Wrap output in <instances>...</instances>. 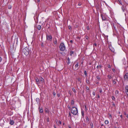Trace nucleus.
I'll use <instances>...</instances> for the list:
<instances>
[{"instance_id":"nucleus-58","label":"nucleus","mask_w":128,"mask_h":128,"mask_svg":"<svg viewBox=\"0 0 128 128\" xmlns=\"http://www.w3.org/2000/svg\"><path fill=\"white\" fill-rule=\"evenodd\" d=\"M86 120H88V117H87V118H86Z\"/></svg>"},{"instance_id":"nucleus-3","label":"nucleus","mask_w":128,"mask_h":128,"mask_svg":"<svg viewBox=\"0 0 128 128\" xmlns=\"http://www.w3.org/2000/svg\"><path fill=\"white\" fill-rule=\"evenodd\" d=\"M29 49L27 48H26L23 49V52L24 54L26 56L29 54Z\"/></svg>"},{"instance_id":"nucleus-38","label":"nucleus","mask_w":128,"mask_h":128,"mask_svg":"<svg viewBox=\"0 0 128 128\" xmlns=\"http://www.w3.org/2000/svg\"><path fill=\"white\" fill-rule=\"evenodd\" d=\"M96 45H97V44H96V43H95L94 44L93 46H96Z\"/></svg>"},{"instance_id":"nucleus-8","label":"nucleus","mask_w":128,"mask_h":128,"mask_svg":"<svg viewBox=\"0 0 128 128\" xmlns=\"http://www.w3.org/2000/svg\"><path fill=\"white\" fill-rule=\"evenodd\" d=\"M53 42L55 45H57V40L56 38L54 40Z\"/></svg>"},{"instance_id":"nucleus-40","label":"nucleus","mask_w":128,"mask_h":128,"mask_svg":"<svg viewBox=\"0 0 128 128\" xmlns=\"http://www.w3.org/2000/svg\"><path fill=\"white\" fill-rule=\"evenodd\" d=\"M112 71L113 72H115V70L114 69H113L112 70Z\"/></svg>"},{"instance_id":"nucleus-15","label":"nucleus","mask_w":128,"mask_h":128,"mask_svg":"<svg viewBox=\"0 0 128 128\" xmlns=\"http://www.w3.org/2000/svg\"><path fill=\"white\" fill-rule=\"evenodd\" d=\"M81 114L82 116H84V111L83 110H81Z\"/></svg>"},{"instance_id":"nucleus-12","label":"nucleus","mask_w":128,"mask_h":128,"mask_svg":"<svg viewBox=\"0 0 128 128\" xmlns=\"http://www.w3.org/2000/svg\"><path fill=\"white\" fill-rule=\"evenodd\" d=\"M9 123L11 125H13L14 123V120H10Z\"/></svg>"},{"instance_id":"nucleus-21","label":"nucleus","mask_w":128,"mask_h":128,"mask_svg":"<svg viewBox=\"0 0 128 128\" xmlns=\"http://www.w3.org/2000/svg\"><path fill=\"white\" fill-rule=\"evenodd\" d=\"M104 122H105V123L106 124H108V120H105V121Z\"/></svg>"},{"instance_id":"nucleus-52","label":"nucleus","mask_w":128,"mask_h":128,"mask_svg":"<svg viewBox=\"0 0 128 128\" xmlns=\"http://www.w3.org/2000/svg\"><path fill=\"white\" fill-rule=\"evenodd\" d=\"M78 5L79 6H80L81 5V4L80 3H79Z\"/></svg>"},{"instance_id":"nucleus-18","label":"nucleus","mask_w":128,"mask_h":128,"mask_svg":"<svg viewBox=\"0 0 128 128\" xmlns=\"http://www.w3.org/2000/svg\"><path fill=\"white\" fill-rule=\"evenodd\" d=\"M36 100L37 103L39 102L40 101V99L38 98H36Z\"/></svg>"},{"instance_id":"nucleus-45","label":"nucleus","mask_w":128,"mask_h":128,"mask_svg":"<svg viewBox=\"0 0 128 128\" xmlns=\"http://www.w3.org/2000/svg\"><path fill=\"white\" fill-rule=\"evenodd\" d=\"M70 42L71 43H72V40H70Z\"/></svg>"},{"instance_id":"nucleus-48","label":"nucleus","mask_w":128,"mask_h":128,"mask_svg":"<svg viewBox=\"0 0 128 128\" xmlns=\"http://www.w3.org/2000/svg\"><path fill=\"white\" fill-rule=\"evenodd\" d=\"M2 60V58L0 57V62Z\"/></svg>"},{"instance_id":"nucleus-4","label":"nucleus","mask_w":128,"mask_h":128,"mask_svg":"<svg viewBox=\"0 0 128 128\" xmlns=\"http://www.w3.org/2000/svg\"><path fill=\"white\" fill-rule=\"evenodd\" d=\"M52 36L50 35L47 34L46 35V40L48 41H51L52 40Z\"/></svg>"},{"instance_id":"nucleus-11","label":"nucleus","mask_w":128,"mask_h":128,"mask_svg":"<svg viewBox=\"0 0 128 128\" xmlns=\"http://www.w3.org/2000/svg\"><path fill=\"white\" fill-rule=\"evenodd\" d=\"M37 28L39 30H40L41 28V26L39 25L37 26Z\"/></svg>"},{"instance_id":"nucleus-13","label":"nucleus","mask_w":128,"mask_h":128,"mask_svg":"<svg viewBox=\"0 0 128 128\" xmlns=\"http://www.w3.org/2000/svg\"><path fill=\"white\" fill-rule=\"evenodd\" d=\"M40 80L41 82L43 83L44 82V79L42 78H40Z\"/></svg>"},{"instance_id":"nucleus-5","label":"nucleus","mask_w":128,"mask_h":128,"mask_svg":"<svg viewBox=\"0 0 128 128\" xmlns=\"http://www.w3.org/2000/svg\"><path fill=\"white\" fill-rule=\"evenodd\" d=\"M78 63L77 62L75 66V68H74V70H78L79 68L78 66Z\"/></svg>"},{"instance_id":"nucleus-16","label":"nucleus","mask_w":128,"mask_h":128,"mask_svg":"<svg viewBox=\"0 0 128 128\" xmlns=\"http://www.w3.org/2000/svg\"><path fill=\"white\" fill-rule=\"evenodd\" d=\"M126 92L128 93V86H127L126 87Z\"/></svg>"},{"instance_id":"nucleus-2","label":"nucleus","mask_w":128,"mask_h":128,"mask_svg":"<svg viewBox=\"0 0 128 128\" xmlns=\"http://www.w3.org/2000/svg\"><path fill=\"white\" fill-rule=\"evenodd\" d=\"M60 50L62 51H64L65 49V47L64 44L61 43L59 47Z\"/></svg>"},{"instance_id":"nucleus-19","label":"nucleus","mask_w":128,"mask_h":128,"mask_svg":"<svg viewBox=\"0 0 128 128\" xmlns=\"http://www.w3.org/2000/svg\"><path fill=\"white\" fill-rule=\"evenodd\" d=\"M74 104V100H72L71 102V104L72 105H73Z\"/></svg>"},{"instance_id":"nucleus-57","label":"nucleus","mask_w":128,"mask_h":128,"mask_svg":"<svg viewBox=\"0 0 128 128\" xmlns=\"http://www.w3.org/2000/svg\"><path fill=\"white\" fill-rule=\"evenodd\" d=\"M68 127L69 128H71V127L70 126H69Z\"/></svg>"},{"instance_id":"nucleus-37","label":"nucleus","mask_w":128,"mask_h":128,"mask_svg":"<svg viewBox=\"0 0 128 128\" xmlns=\"http://www.w3.org/2000/svg\"><path fill=\"white\" fill-rule=\"evenodd\" d=\"M35 2H40V0H35Z\"/></svg>"},{"instance_id":"nucleus-24","label":"nucleus","mask_w":128,"mask_h":128,"mask_svg":"<svg viewBox=\"0 0 128 128\" xmlns=\"http://www.w3.org/2000/svg\"><path fill=\"white\" fill-rule=\"evenodd\" d=\"M68 64H69L70 63V59L68 58Z\"/></svg>"},{"instance_id":"nucleus-56","label":"nucleus","mask_w":128,"mask_h":128,"mask_svg":"<svg viewBox=\"0 0 128 128\" xmlns=\"http://www.w3.org/2000/svg\"><path fill=\"white\" fill-rule=\"evenodd\" d=\"M99 66L100 68H101V65H99Z\"/></svg>"},{"instance_id":"nucleus-46","label":"nucleus","mask_w":128,"mask_h":128,"mask_svg":"<svg viewBox=\"0 0 128 128\" xmlns=\"http://www.w3.org/2000/svg\"><path fill=\"white\" fill-rule=\"evenodd\" d=\"M108 68H110V65H108Z\"/></svg>"},{"instance_id":"nucleus-33","label":"nucleus","mask_w":128,"mask_h":128,"mask_svg":"<svg viewBox=\"0 0 128 128\" xmlns=\"http://www.w3.org/2000/svg\"><path fill=\"white\" fill-rule=\"evenodd\" d=\"M68 109H69V110H71V108L70 107V106H68Z\"/></svg>"},{"instance_id":"nucleus-7","label":"nucleus","mask_w":128,"mask_h":128,"mask_svg":"<svg viewBox=\"0 0 128 128\" xmlns=\"http://www.w3.org/2000/svg\"><path fill=\"white\" fill-rule=\"evenodd\" d=\"M101 16L102 17V20H106V18L105 16L102 14H101Z\"/></svg>"},{"instance_id":"nucleus-61","label":"nucleus","mask_w":128,"mask_h":128,"mask_svg":"<svg viewBox=\"0 0 128 128\" xmlns=\"http://www.w3.org/2000/svg\"><path fill=\"white\" fill-rule=\"evenodd\" d=\"M127 1H128V0H127Z\"/></svg>"},{"instance_id":"nucleus-26","label":"nucleus","mask_w":128,"mask_h":128,"mask_svg":"<svg viewBox=\"0 0 128 128\" xmlns=\"http://www.w3.org/2000/svg\"><path fill=\"white\" fill-rule=\"evenodd\" d=\"M113 84H115L116 83V82L115 81H114V80L113 81Z\"/></svg>"},{"instance_id":"nucleus-53","label":"nucleus","mask_w":128,"mask_h":128,"mask_svg":"<svg viewBox=\"0 0 128 128\" xmlns=\"http://www.w3.org/2000/svg\"><path fill=\"white\" fill-rule=\"evenodd\" d=\"M54 128H56V127L55 126V125H54Z\"/></svg>"},{"instance_id":"nucleus-14","label":"nucleus","mask_w":128,"mask_h":128,"mask_svg":"<svg viewBox=\"0 0 128 128\" xmlns=\"http://www.w3.org/2000/svg\"><path fill=\"white\" fill-rule=\"evenodd\" d=\"M119 93L118 91L116 90L115 92V94L116 95L118 96Z\"/></svg>"},{"instance_id":"nucleus-51","label":"nucleus","mask_w":128,"mask_h":128,"mask_svg":"<svg viewBox=\"0 0 128 128\" xmlns=\"http://www.w3.org/2000/svg\"><path fill=\"white\" fill-rule=\"evenodd\" d=\"M126 116L127 117V118H128V115L127 114L126 115Z\"/></svg>"},{"instance_id":"nucleus-60","label":"nucleus","mask_w":128,"mask_h":128,"mask_svg":"<svg viewBox=\"0 0 128 128\" xmlns=\"http://www.w3.org/2000/svg\"><path fill=\"white\" fill-rule=\"evenodd\" d=\"M110 116H111V115H110Z\"/></svg>"},{"instance_id":"nucleus-31","label":"nucleus","mask_w":128,"mask_h":128,"mask_svg":"<svg viewBox=\"0 0 128 128\" xmlns=\"http://www.w3.org/2000/svg\"><path fill=\"white\" fill-rule=\"evenodd\" d=\"M96 78L98 80H100V77L98 76H97Z\"/></svg>"},{"instance_id":"nucleus-34","label":"nucleus","mask_w":128,"mask_h":128,"mask_svg":"<svg viewBox=\"0 0 128 128\" xmlns=\"http://www.w3.org/2000/svg\"><path fill=\"white\" fill-rule=\"evenodd\" d=\"M99 91H100V93H102V89H99Z\"/></svg>"},{"instance_id":"nucleus-17","label":"nucleus","mask_w":128,"mask_h":128,"mask_svg":"<svg viewBox=\"0 0 128 128\" xmlns=\"http://www.w3.org/2000/svg\"><path fill=\"white\" fill-rule=\"evenodd\" d=\"M39 112H40V113H42V112H43V110H42V108H40V109L39 108Z\"/></svg>"},{"instance_id":"nucleus-27","label":"nucleus","mask_w":128,"mask_h":128,"mask_svg":"<svg viewBox=\"0 0 128 128\" xmlns=\"http://www.w3.org/2000/svg\"><path fill=\"white\" fill-rule=\"evenodd\" d=\"M84 74L86 76H87V74L86 73V71L85 70L84 71Z\"/></svg>"},{"instance_id":"nucleus-39","label":"nucleus","mask_w":128,"mask_h":128,"mask_svg":"<svg viewBox=\"0 0 128 128\" xmlns=\"http://www.w3.org/2000/svg\"><path fill=\"white\" fill-rule=\"evenodd\" d=\"M122 10H123V11L124 12V8L123 7V6H122Z\"/></svg>"},{"instance_id":"nucleus-30","label":"nucleus","mask_w":128,"mask_h":128,"mask_svg":"<svg viewBox=\"0 0 128 128\" xmlns=\"http://www.w3.org/2000/svg\"><path fill=\"white\" fill-rule=\"evenodd\" d=\"M12 7V6H8V8L9 9H10Z\"/></svg>"},{"instance_id":"nucleus-44","label":"nucleus","mask_w":128,"mask_h":128,"mask_svg":"<svg viewBox=\"0 0 128 128\" xmlns=\"http://www.w3.org/2000/svg\"><path fill=\"white\" fill-rule=\"evenodd\" d=\"M112 106H115V104L114 103H113L112 104Z\"/></svg>"},{"instance_id":"nucleus-59","label":"nucleus","mask_w":128,"mask_h":128,"mask_svg":"<svg viewBox=\"0 0 128 128\" xmlns=\"http://www.w3.org/2000/svg\"><path fill=\"white\" fill-rule=\"evenodd\" d=\"M98 82H97L96 83L97 84H98Z\"/></svg>"},{"instance_id":"nucleus-25","label":"nucleus","mask_w":128,"mask_h":128,"mask_svg":"<svg viewBox=\"0 0 128 128\" xmlns=\"http://www.w3.org/2000/svg\"><path fill=\"white\" fill-rule=\"evenodd\" d=\"M72 90L74 93H76V92L74 88H72Z\"/></svg>"},{"instance_id":"nucleus-35","label":"nucleus","mask_w":128,"mask_h":128,"mask_svg":"<svg viewBox=\"0 0 128 128\" xmlns=\"http://www.w3.org/2000/svg\"><path fill=\"white\" fill-rule=\"evenodd\" d=\"M90 126L91 127V128H92L93 126V124L92 123V124H91Z\"/></svg>"},{"instance_id":"nucleus-47","label":"nucleus","mask_w":128,"mask_h":128,"mask_svg":"<svg viewBox=\"0 0 128 128\" xmlns=\"http://www.w3.org/2000/svg\"><path fill=\"white\" fill-rule=\"evenodd\" d=\"M111 50L112 51V52H114V50L113 49L112 50Z\"/></svg>"},{"instance_id":"nucleus-10","label":"nucleus","mask_w":128,"mask_h":128,"mask_svg":"<svg viewBox=\"0 0 128 128\" xmlns=\"http://www.w3.org/2000/svg\"><path fill=\"white\" fill-rule=\"evenodd\" d=\"M45 112L46 114H48L49 113V110L47 108H45Z\"/></svg>"},{"instance_id":"nucleus-36","label":"nucleus","mask_w":128,"mask_h":128,"mask_svg":"<svg viewBox=\"0 0 128 128\" xmlns=\"http://www.w3.org/2000/svg\"><path fill=\"white\" fill-rule=\"evenodd\" d=\"M68 28L69 29H70V30L72 28L70 26H68Z\"/></svg>"},{"instance_id":"nucleus-50","label":"nucleus","mask_w":128,"mask_h":128,"mask_svg":"<svg viewBox=\"0 0 128 128\" xmlns=\"http://www.w3.org/2000/svg\"><path fill=\"white\" fill-rule=\"evenodd\" d=\"M98 96V98H100V96L99 95H98V96Z\"/></svg>"},{"instance_id":"nucleus-43","label":"nucleus","mask_w":128,"mask_h":128,"mask_svg":"<svg viewBox=\"0 0 128 128\" xmlns=\"http://www.w3.org/2000/svg\"><path fill=\"white\" fill-rule=\"evenodd\" d=\"M53 94L54 96H55L56 93L55 92H53Z\"/></svg>"},{"instance_id":"nucleus-9","label":"nucleus","mask_w":128,"mask_h":128,"mask_svg":"<svg viewBox=\"0 0 128 128\" xmlns=\"http://www.w3.org/2000/svg\"><path fill=\"white\" fill-rule=\"evenodd\" d=\"M36 84H39L40 83V82L38 78H36Z\"/></svg>"},{"instance_id":"nucleus-22","label":"nucleus","mask_w":128,"mask_h":128,"mask_svg":"<svg viewBox=\"0 0 128 128\" xmlns=\"http://www.w3.org/2000/svg\"><path fill=\"white\" fill-rule=\"evenodd\" d=\"M74 53V52L73 51H71L70 52V55L71 56Z\"/></svg>"},{"instance_id":"nucleus-28","label":"nucleus","mask_w":128,"mask_h":128,"mask_svg":"<svg viewBox=\"0 0 128 128\" xmlns=\"http://www.w3.org/2000/svg\"><path fill=\"white\" fill-rule=\"evenodd\" d=\"M112 100H115V98L114 97V96H112Z\"/></svg>"},{"instance_id":"nucleus-54","label":"nucleus","mask_w":128,"mask_h":128,"mask_svg":"<svg viewBox=\"0 0 128 128\" xmlns=\"http://www.w3.org/2000/svg\"><path fill=\"white\" fill-rule=\"evenodd\" d=\"M99 67V66H97V67H96V68H98Z\"/></svg>"},{"instance_id":"nucleus-42","label":"nucleus","mask_w":128,"mask_h":128,"mask_svg":"<svg viewBox=\"0 0 128 128\" xmlns=\"http://www.w3.org/2000/svg\"><path fill=\"white\" fill-rule=\"evenodd\" d=\"M92 94L94 96L95 95V92H92Z\"/></svg>"},{"instance_id":"nucleus-49","label":"nucleus","mask_w":128,"mask_h":128,"mask_svg":"<svg viewBox=\"0 0 128 128\" xmlns=\"http://www.w3.org/2000/svg\"><path fill=\"white\" fill-rule=\"evenodd\" d=\"M124 115H126L127 114H126V112H124Z\"/></svg>"},{"instance_id":"nucleus-6","label":"nucleus","mask_w":128,"mask_h":128,"mask_svg":"<svg viewBox=\"0 0 128 128\" xmlns=\"http://www.w3.org/2000/svg\"><path fill=\"white\" fill-rule=\"evenodd\" d=\"M124 78L125 80H128V73H126V74L124 76Z\"/></svg>"},{"instance_id":"nucleus-55","label":"nucleus","mask_w":128,"mask_h":128,"mask_svg":"<svg viewBox=\"0 0 128 128\" xmlns=\"http://www.w3.org/2000/svg\"><path fill=\"white\" fill-rule=\"evenodd\" d=\"M85 108L86 109V106L85 105Z\"/></svg>"},{"instance_id":"nucleus-32","label":"nucleus","mask_w":128,"mask_h":128,"mask_svg":"<svg viewBox=\"0 0 128 128\" xmlns=\"http://www.w3.org/2000/svg\"><path fill=\"white\" fill-rule=\"evenodd\" d=\"M85 38L87 40H88V36H85Z\"/></svg>"},{"instance_id":"nucleus-29","label":"nucleus","mask_w":128,"mask_h":128,"mask_svg":"<svg viewBox=\"0 0 128 128\" xmlns=\"http://www.w3.org/2000/svg\"><path fill=\"white\" fill-rule=\"evenodd\" d=\"M71 116V114L70 113H69L68 114V117H70V119Z\"/></svg>"},{"instance_id":"nucleus-1","label":"nucleus","mask_w":128,"mask_h":128,"mask_svg":"<svg viewBox=\"0 0 128 128\" xmlns=\"http://www.w3.org/2000/svg\"><path fill=\"white\" fill-rule=\"evenodd\" d=\"M71 112L74 115L77 114L78 113V111L77 108L75 107H73L71 108Z\"/></svg>"},{"instance_id":"nucleus-23","label":"nucleus","mask_w":128,"mask_h":128,"mask_svg":"<svg viewBox=\"0 0 128 128\" xmlns=\"http://www.w3.org/2000/svg\"><path fill=\"white\" fill-rule=\"evenodd\" d=\"M107 76L108 77V78L110 79H111L112 78V76L109 75H108Z\"/></svg>"},{"instance_id":"nucleus-20","label":"nucleus","mask_w":128,"mask_h":128,"mask_svg":"<svg viewBox=\"0 0 128 128\" xmlns=\"http://www.w3.org/2000/svg\"><path fill=\"white\" fill-rule=\"evenodd\" d=\"M56 122L57 124H58V122H59L60 124H62V122L60 120H57V121H56Z\"/></svg>"},{"instance_id":"nucleus-41","label":"nucleus","mask_w":128,"mask_h":128,"mask_svg":"<svg viewBox=\"0 0 128 128\" xmlns=\"http://www.w3.org/2000/svg\"><path fill=\"white\" fill-rule=\"evenodd\" d=\"M86 29L87 30H88L89 29V28L88 26H87L86 27Z\"/></svg>"}]
</instances>
